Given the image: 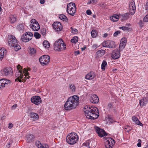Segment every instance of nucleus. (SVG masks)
<instances>
[{
	"label": "nucleus",
	"instance_id": "3",
	"mask_svg": "<svg viewBox=\"0 0 148 148\" xmlns=\"http://www.w3.org/2000/svg\"><path fill=\"white\" fill-rule=\"evenodd\" d=\"M8 41L9 46L14 47L16 51H18L21 49V48L18 43L17 39L14 36L8 35Z\"/></svg>",
	"mask_w": 148,
	"mask_h": 148
},
{
	"label": "nucleus",
	"instance_id": "42",
	"mask_svg": "<svg viewBox=\"0 0 148 148\" xmlns=\"http://www.w3.org/2000/svg\"><path fill=\"white\" fill-rule=\"evenodd\" d=\"M126 45H125V43L122 44L121 43H120L119 45V49L120 50H122L125 47Z\"/></svg>",
	"mask_w": 148,
	"mask_h": 148
},
{
	"label": "nucleus",
	"instance_id": "57",
	"mask_svg": "<svg viewBox=\"0 0 148 148\" xmlns=\"http://www.w3.org/2000/svg\"><path fill=\"white\" fill-rule=\"evenodd\" d=\"M79 51H75L74 52V54L75 56H77L79 54Z\"/></svg>",
	"mask_w": 148,
	"mask_h": 148
},
{
	"label": "nucleus",
	"instance_id": "36",
	"mask_svg": "<svg viewBox=\"0 0 148 148\" xmlns=\"http://www.w3.org/2000/svg\"><path fill=\"white\" fill-rule=\"evenodd\" d=\"M91 33L92 36L93 38H95L96 37L97 34V33L96 32V31L94 30H92Z\"/></svg>",
	"mask_w": 148,
	"mask_h": 148
},
{
	"label": "nucleus",
	"instance_id": "43",
	"mask_svg": "<svg viewBox=\"0 0 148 148\" xmlns=\"http://www.w3.org/2000/svg\"><path fill=\"white\" fill-rule=\"evenodd\" d=\"M122 19L125 20H127L129 17L128 14L126 13L122 16Z\"/></svg>",
	"mask_w": 148,
	"mask_h": 148
},
{
	"label": "nucleus",
	"instance_id": "37",
	"mask_svg": "<svg viewBox=\"0 0 148 148\" xmlns=\"http://www.w3.org/2000/svg\"><path fill=\"white\" fill-rule=\"evenodd\" d=\"M129 12L132 15H133L135 13L136 8H129Z\"/></svg>",
	"mask_w": 148,
	"mask_h": 148
},
{
	"label": "nucleus",
	"instance_id": "4",
	"mask_svg": "<svg viewBox=\"0 0 148 148\" xmlns=\"http://www.w3.org/2000/svg\"><path fill=\"white\" fill-rule=\"evenodd\" d=\"M54 49L57 51H62L65 50L66 46L61 38L56 41L54 44Z\"/></svg>",
	"mask_w": 148,
	"mask_h": 148
},
{
	"label": "nucleus",
	"instance_id": "45",
	"mask_svg": "<svg viewBox=\"0 0 148 148\" xmlns=\"http://www.w3.org/2000/svg\"><path fill=\"white\" fill-rule=\"evenodd\" d=\"M35 144L36 146L38 148H40L42 145L40 143L39 141H36Z\"/></svg>",
	"mask_w": 148,
	"mask_h": 148
},
{
	"label": "nucleus",
	"instance_id": "34",
	"mask_svg": "<svg viewBox=\"0 0 148 148\" xmlns=\"http://www.w3.org/2000/svg\"><path fill=\"white\" fill-rule=\"evenodd\" d=\"M78 40V37L77 36H74L71 40V42L72 43H75L77 42Z\"/></svg>",
	"mask_w": 148,
	"mask_h": 148
},
{
	"label": "nucleus",
	"instance_id": "39",
	"mask_svg": "<svg viewBox=\"0 0 148 148\" xmlns=\"http://www.w3.org/2000/svg\"><path fill=\"white\" fill-rule=\"evenodd\" d=\"M70 89L72 92H75V87L74 84H71L70 86Z\"/></svg>",
	"mask_w": 148,
	"mask_h": 148
},
{
	"label": "nucleus",
	"instance_id": "9",
	"mask_svg": "<svg viewBox=\"0 0 148 148\" xmlns=\"http://www.w3.org/2000/svg\"><path fill=\"white\" fill-rule=\"evenodd\" d=\"M31 101L32 103L37 105H38L41 102L40 97L38 96H33L31 98Z\"/></svg>",
	"mask_w": 148,
	"mask_h": 148
},
{
	"label": "nucleus",
	"instance_id": "54",
	"mask_svg": "<svg viewBox=\"0 0 148 148\" xmlns=\"http://www.w3.org/2000/svg\"><path fill=\"white\" fill-rule=\"evenodd\" d=\"M31 22L32 24H34V23H36L38 22L37 21H36L35 19H32L31 21Z\"/></svg>",
	"mask_w": 148,
	"mask_h": 148
},
{
	"label": "nucleus",
	"instance_id": "38",
	"mask_svg": "<svg viewBox=\"0 0 148 148\" xmlns=\"http://www.w3.org/2000/svg\"><path fill=\"white\" fill-rule=\"evenodd\" d=\"M40 33L43 36L45 35L46 33V29L45 28H42L40 30Z\"/></svg>",
	"mask_w": 148,
	"mask_h": 148
},
{
	"label": "nucleus",
	"instance_id": "25",
	"mask_svg": "<svg viewBox=\"0 0 148 148\" xmlns=\"http://www.w3.org/2000/svg\"><path fill=\"white\" fill-rule=\"evenodd\" d=\"M30 51L29 54L32 56H34L36 55V50L34 48H30Z\"/></svg>",
	"mask_w": 148,
	"mask_h": 148
},
{
	"label": "nucleus",
	"instance_id": "56",
	"mask_svg": "<svg viewBox=\"0 0 148 148\" xmlns=\"http://www.w3.org/2000/svg\"><path fill=\"white\" fill-rule=\"evenodd\" d=\"M17 105L16 104H15L13 105L11 107L12 110H13L16 108L17 107Z\"/></svg>",
	"mask_w": 148,
	"mask_h": 148
},
{
	"label": "nucleus",
	"instance_id": "64",
	"mask_svg": "<svg viewBox=\"0 0 148 148\" xmlns=\"http://www.w3.org/2000/svg\"><path fill=\"white\" fill-rule=\"evenodd\" d=\"M40 3L42 4H43L45 2V0H40Z\"/></svg>",
	"mask_w": 148,
	"mask_h": 148
},
{
	"label": "nucleus",
	"instance_id": "28",
	"mask_svg": "<svg viewBox=\"0 0 148 148\" xmlns=\"http://www.w3.org/2000/svg\"><path fill=\"white\" fill-rule=\"evenodd\" d=\"M9 20L11 23H13L16 22V18L13 15H10L9 17Z\"/></svg>",
	"mask_w": 148,
	"mask_h": 148
},
{
	"label": "nucleus",
	"instance_id": "61",
	"mask_svg": "<svg viewBox=\"0 0 148 148\" xmlns=\"http://www.w3.org/2000/svg\"><path fill=\"white\" fill-rule=\"evenodd\" d=\"M6 83L7 84H6V86H7L8 85V83H10V81L9 80H7L6 79Z\"/></svg>",
	"mask_w": 148,
	"mask_h": 148
},
{
	"label": "nucleus",
	"instance_id": "19",
	"mask_svg": "<svg viewBox=\"0 0 148 148\" xmlns=\"http://www.w3.org/2000/svg\"><path fill=\"white\" fill-rule=\"evenodd\" d=\"M35 137L34 136L31 134H29L27 135L26 138L27 143H30L34 140Z\"/></svg>",
	"mask_w": 148,
	"mask_h": 148
},
{
	"label": "nucleus",
	"instance_id": "58",
	"mask_svg": "<svg viewBox=\"0 0 148 148\" xmlns=\"http://www.w3.org/2000/svg\"><path fill=\"white\" fill-rule=\"evenodd\" d=\"M100 52L101 53V55L104 54L105 52V51L103 50H100Z\"/></svg>",
	"mask_w": 148,
	"mask_h": 148
},
{
	"label": "nucleus",
	"instance_id": "15",
	"mask_svg": "<svg viewBox=\"0 0 148 148\" xmlns=\"http://www.w3.org/2000/svg\"><path fill=\"white\" fill-rule=\"evenodd\" d=\"M30 27L34 31H37L40 28L38 22L34 23V24H30Z\"/></svg>",
	"mask_w": 148,
	"mask_h": 148
},
{
	"label": "nucleus",
	"instance_id": "32",
	"mask_svg": "<svg viewBox=\"0 0 148 148\" xmlns=\"http://www.w3.org/2000/svg\"><path fill=\"white\" fill-rule=\"evenodd\" d=\"M30 69L29 68H28L27 69L26 68H24V70L23 71V73H25V76L27 77L29 75V73L27 72L28 71H30Z\"/></svg>",
	"mask_w": 148,
	"mask_h": 148
},
{
	"label": "nucleus",
	"instance_id": "52",
	"mask_svg": "<svg viewBox=\"0 0 148 148\" xmlns=\"http://www.w3.org/2000/svg\"><path fill=\"white\" fill-rule=\"evenodd\" d=\"M40 148H48V146L46 144L42 145Z\"/></svg>",
	"mask_w": 148,
	"mask_h": 148
},
{
	"label": "nucleus",
	"instance_id": "14",
	"mask_svg": "<svg viewBox=\"0 0 148 148\" xmlns=\"http://www.w3.org/2000/svg\"><path fill=\"white\" fill-rule=\"evenodd\" d=\"M90 101L94 103H97L99 101V99L98 97L95 94H92L91 95Z\"/></svg>",
	"mask_w": 148,
	"mask_h": 148
},
{
	"label": "nucleus",
	"instance_id": "63",
	"mask_svg": "<svg viewBox=\"0 0 148 148\" xmlns=\"http://www.w3.org/2000/svg\"><path fill=\"white\" fill-rule=\"evenodd\" d=\"M92 2L93 3L96 4L97 2V1L96 0H92Z\"/></svg>",
	"mask_w": 148,
	"mask_h": 148
},
{
	"label": "nucleus",
	"instance_id": "11",
	"mask_svg": "<svg viewBox=\"0 0 148 148\" xmlns=\"http://www.w3.org/2000/svg\"><path fill=\"white\" fill-rule=\"evenodd\" d=\"M102 45L103 47L112 48L114 47V42L112 41H106L103 42Z\"/></svg>",
	"mask_w": 148,
	"mask_h": 148
},
{
	"label": "nucleus",
	"instance_id": "31",
	"mask_svg": "<svg viewBox=\"0 0 148 148\" xmlns=\"http://www.w3.org/2000/svg\"><path fill=\"white\" fill-rule=\"evenodd\" d=\"M43 44L44 46L46 48H48L50 47V44L47 40L44 41Z\"/></svg>",
	"mask_w": 148,
	"mask_h": 148
},
{
	"label": "nucleus",
	"instance_id": "24",
	"mask_svg": "<svg viewBox=\"0 0 148 148\" xmlns=\"http://www.w3.org/2000/svg\"><path fill=\"white\" fill-rule=\"evenodd\" d=\"M29 116L31 118L38 119L39 118V116L38 114L35 113L31 112L29 114Z\"/></svg>",
	"mask_w": 148,
	"mask_h": 148
},
{
	"label": "nucleus",
	"instance_id": "51",
	"mask_svg": "<svg viewBox=\"0 0 148 148\" xmlns=\"http://www.w3.org/2000/svg\"><path fill=\"white\" fill-rule=\"evenodd\" d=\"M144 21L145 22H148V14L146 15L144 18Z\"/></svg>",
	"mask_w": 148,
	"mask_h": 148
},
{
	"label": "nucleus",
	"instance_id": "7",
	"mask_svg": "<svg viewBox=\"0 0 148 148\" xmlns=\"http://www.w3.org/2000/svg\"><path fill=\"white\" fill-rule=\"evenodd\" d=\"M50 58L48 55H45L40 57L39 58V62L42 65H47L50 61Z\"/></svg>",
	"mask_w": 148,
	"mask_h": 148
},
{
	"label": "nucleus",
	"instance_id": "49",
	"mask_svg": "<svg viewBox=\"0 0 148 148\" xmlns=\"http://www.w3.org/2000/svg\"><path fill=\"white\" fill-rule=\"evenodd\" d=\"M121 32L120 31H117L115 32L114 34V37L117 36L118 35L121 33Z\"/></svg>",
	"mask_w": 148,
	"mask_h": 148
},
{
	"label": "nucleus",
	"instance_id": "44",
	"mask_svg": "<svg viewBox=\"0 0 148 148\" xmlns=\"http://www.w3.org/2000/svg\"><path fill=\"white\" fill-rule=\"evenodd\" d=\"M119 28L121 29H122L123 30H129V29H130V28H128L127 27H126L125 26H123V27H119Z\"/></svg>",
	"mask_w": 148,
	"mask_h": 148
},
{
	"label": "nucleus",
	"instance_id": "2",
	"mask_svg": "<svg viewBox=\"0 0 148 148\" xmlns=\"http://www.w3.org/2000/svg\"><path fill=\"white\" fill-rule=\"evenodd\" d=\"M85 115L87 119H95L99 116V111L96 107L85 106L84 108Z\"/></svg>",
	"mask_w": 148,
	"mask_h": 148
},
{
	"label": "nucleus",
	"instance_id": "29",
	"mask_svg": "<svg viewBox=\"0 0 148 148\" xmlns=\"http://www.w3.org/2000/svg\"><path fill=\"white\" fill-rule=\"evenodd\" d=\"M59 18L63 21H67L68 20V18L66 16L63 14L60 15L59 16Z\"/></svg>",
	"mask_w": 148,
	"mask_h": 148
},
{
	"label": "nucleus",
	"instance_id": "20",
	"mask_svg": "<svg viewBox=\"0 0 148 148\" xmlns=\"http://www.w3.org/2000/svg\"><path fill=\"white\" fill-rule=\"evenodd\" d=\"M147 103V99L144 98L140 100L139 103L140 106L143 107Z\"/></svg>",
	"mask_w": 148,
	"mask_h": 148
},
{
	"label": "nucleus",
	"instance_id": "6",
	"mask_svg": "<svg viewBox=\"0 0 148 148\" xmlns=\"http://www.w3.org/2000/svg\"><path fill=\"white\" fill-rule=\"evenodd\" d=\"M67 11L69 14L73 16L76 12V8L75 4L71 2L67 5Z\"/></svg>",
	"mask_w": 148,
	"mask_h": 148
},
{
	"label": "nucleus",
	"instance_id": "47",
	"mask_svg": "<svg viewBox=\"0 0 148 148\" xmlns=\"http://www.w3.org/2000/svg\"><path fill=\"white\" fill-rule=\"evenodd\" d=\"M26 33H27L28 37V38H30L31 40L32 37L33 36V34L32 33L30 32H27Z\"/></svg>",
	"mask_w": 148,
	"mask_h": 148
},
{
	"label": "nucleus",
	"instance_id": "1",
	"mask_svg": "<svg viewBox=\"0 0 148 148\" xmlns=\"http://www.w3.org/2000/svg\"><path fill=\"white\" fill-rule=\"evenodd\" d=\"M79 97L74 95L69 97L64 105L65 110H70L75 109L79 104Z\"/></svg>",
	"mask_w": 148,
	"mask_h": 148
},
{
	"label": "nucleus",
	"instance_id": "41",
	"mask_svg": "<svg viewBox=\"0 0 148 148\" xmlns=\"http://www.w3.org/2000/svg\"><path fill=\"white\" fill-rule=\"evenodd\" d=\"M34 35V37L36 39L39 38L41 37L40 34L38 32H35Z\"/></svg>",
	"mask_w": 148,
	"mask_h": 148
},
{
	"label": "nucleus",
	"instance_id": "48",
	"mask_svg": "<svg viewBox=\"0 0 148 148\" xmlns=\"http://www.w3.org/2000/svg\"><path fill=\"white\" fill-rule=\"evenodd\" d=\"M99 6L102 8H104L106 7V5L104 2L101 3L99 4Z\"/></svg>",
	"mask_w": 148,
	"mask_h": 148
},
{
	"label": "nucleus",
	"instance_id": "30",
	"mask_svg": "<svg viewBox=\"0 0 148 148\" xmlns=\"http://www.w3.org/2000/svg\"><path fill=\"white\" fill-rule=\"evenodd\" d=\"M107 65V64L106 61L103 60L101 65V69L102 70L104 71L105 70V67Z\"/></svg>",
	"mask_w": 148,
	"mask_h": 148
},
{
	"label": "nucleus",
	"instance_id": "18",
	"mask_svg": "<svg viewBox=\"0 0 148 148\" xmlns=\"http://www.w3.org/2000/svg\"><path fill=\"white\" fill-rule=\"evenodd\" d=\"M12 69L9 67L5 68L3 71V73L5 76L9 75L11 73H12Z\"/></svg>",
	"mask_w": 148,
	"mask_h": 148
},
{
	"label": "nucleus",
	"instance_id": "27",
	"mask_svg": "<svg viewBox=\"0 0 148 148\" xmlns=\"http://www.w3.org/2000/svg\"><path fill=\"white\" fill-rule=\"evenodd\" d=\"M119 16L116 15H114L113 16L110 17V19L113 22L117 21L119 19Z\"/></svg>",
	"mask_w": 148,
	"mask_h": 148
},
{
	"label": "nucleus",
	"instance_id": "62",
	"mask_svg": "<svg viewBox=\"0 0 148 148\" xmlns=\"http://www.w3.org/2000/svg\"><path fill=\"white\" fill-rule=\"evenodd\" d=\"M105 146L106 148H111V147L109 145L105 143Z\"/></svg>",
	"mask_w": 148,
	"mask_h": 148
},
{
	"label": "nucleus",
	"instance_id": "60",
	"mask_svg": "<svg viewBox=\"0 0 148 148\" xmlns=\"http://www.w3.org/2000/svg\"><path fill=\"white\" fill-rule=\"evenodd\" d=\"M108 106L110 108H112V104L111 103H109L108 104Z\"/></svg>",
	"mask_w": 148,
	"mask_h": 148
},
{
	"label": "nucleus",
	"instance_id": "46",
	"mask_svg": "<svg viewBox=\"0 0 148 148\" xmlns=\"http://www.w3.org/2000/svg\"><path fill=\"white\" fill-rule=\"evenodd\" d=\"M127 39L125 38H123L121 39V43L124 44L125 43V45H126V44Z\"/></svg>",
	"mask_w": 148,
	"mask_h": 148
},
{
	"label": "nucleus",
	"instance_id": "16",
	"mask_svg": "<svg viewBox=\"0 0 148 148\" xmlns=\"http://www.w3.org/2000/svg\"><path fill=\"white\" fill-rule=\"evenodd\" d=\"M28 37V36L27 33L26 32L24 35L22 36L21 40L24 42H27L31 40L30 38Z\"/></svg>",
	"mask_w": 148,
	"mask_h": 148
},
{
	"label": "nucleus",
	"instance_id": "12",
	"mask_svg": "<svg viewBox=\"0 0 148 148\" xmlns=\"http://www.w3.org/2000/svg\"><path fill=\"white\" fill-rule=\"evenodd\" d=\"M17 68L18 70H19V72L21 74L20 76H18L17 78L16 79L15 81H19L20 82H22V80H21V79H22L23 78V75L21 74H22L23 73V71L22 70V69L23 68V67L21 66L20 65L18 64L17 66Z\"/></svg>",
	"mask_w": 148,
	"mask_h": 148
},
{
	"label": "nucleus",
	"instance_id": "35",
	"mask_svg": "<svg viewBox=\"0 0 148 148\" xmlns=\"http://www.w3.org/2000/svg\"><path fill=\"white\" fill-rule=\"evenodd\" d=\"M17 28L20 32H23V25L22 24H20L18 25Z\"/></svg>",
	"mask_w": 148,
	"mask_h": 148
},
{
	"label": "nucleus",
	"instance_id": "59",
	"mask_svg": "<svg viewBox=\"0 0 148 148\" xmlns=\"http://www.w3.org/2000/svg\"><path fill=\"white\" fill-rule=\"evenodd\" d=\"M25 78H24V79H23L22 80V82H25V79L26 78H29V76H27V77H26L25 76Z\"/></svg>",
	"mask_w": 148,
	"mask_h": 148
},
{
	"label": "nucleus",
	"instance_id": "50",
	"mask_svg": "<svg viewBox=\"0 0 148 148\" xmlns=\"http://www.w3.org/2000/svg\"><path fill=\"white\" fill-rule=\"evenodd\" d=\"M72 33L73 34H77L78 33V31L76 29H73L72 30Z\"/></svg>",
	"mask_w": 148,
	"mask_h": 148
},
{
	"label": "nucleus",
	"instance_id": "17",
	"mask_svg": "<svg viewBox=\"0 0 148 148\" xmlns=\"http://www.w3.org/2000/svg\"><path fill=\"white\" fill-rule=\"evenodd\" d=\"M95 76V73L93 72H91L89 73L85 76V78L87 79H92Z\"/></svg>",
	"mask_w": 148,
	"mask_h": 148
},
{
	"label": "nucleus",
	"instance_id": "33",
	"mask_svg": "<svg viewBox=\"0 0 148 148\" xmlns=\"http://www.w3.org/2000/svg\"><path fill=\"white\" fill-rule=\"evenodd\" d=\"M129 8H136L135 2L134 1L131 2L129 4Z\"/></svg>",
	"mask_w": 148,
	"mask_h": 148
},
{
	"label": "nucleus",
	"instance_id": "40",
	"mask_svg": "<svg viewBox=\"0 0 148 148\" xmlns=\"http://www.w3.org/2000/svg\"><path fill=\"white\" fill-rule=\"evenodd\" d=\"M125 129L126 130H125V131L128 133L132 130L131 127L129 125L125 126Z\"/></svg>",
	"mask_w": 148,
	"mask_h": 148
},
{
	"label": "nucleus",
	"instance_id": "5",
	"mask_svg": "<svg viewBox=\"0 0 148 148\" xmlns=\"http://www.w3.org/2000/svg\"><path fill=\"white\" fill-rule=\"evenodd\" d=\"M78 137L76 134L71 133L67 135L66 141L69 144L73 145L76 143L78 140Z\"/></svg>",
	"mask_w": 148,
	"mask_h": 148
},
{
	"label": "nucleus",
	"instance_id": "13",
	"mask_svg": "<svg viewBox=\"0 0 148 148\" xmlns=\"http://www.w3.org/2000/svg\"><path fill=\"white\" fill-rule=\"evenodd\" d=\"M120 56V53L118 49H115L113 51L112 53V57L114 59L119 58Z\"/></svg>",
	"mask_w": 148,
	"mask_h": 148
},
{
	"label": "nucleus",
	"instance_id": "22",
	"mask_svg": "<svg viewBox=\"0 0 148 148\" xmlns=\"http://www.w3.org/2000/svg\"><path fill=\"white\" fill-rule=\"evenodd\" d=\"M6 53V50L3 49H0V60H1L3 58L4 55H5Z\"/></svg>",
	"mask_w": 148,
	"mask_h": 148
},
{
	"label": "nucleus",
	"instance_id": "55",
	"mask_svg": "<svg viewBox=\"0 0 148 148\" xmlns=\"http://www.w3.org/2000/svg\"><path fill=\"white\" fill-rule=\"evenodd\" d=\"M13 124L12 123H9V126H8V128L9 129H11L13 127Z\"/></svg>",
	"mask_w": 148,
	"mask_h": 148
},
{
	"label": "nucleus",
	"instance_id": "53",
	"mask_svg": "<svg viewBox=\"0 0 148 148\" xmlns=\"http://www.w3.org/2000/svg\"><path fill=\"white\" fill-rule=\"evenodd\" d=\"M86 14L88 15H90L92 14V12L90 10H88L86 11Z\"/></svg>",
	"mask_w": 148,
	"mask_h": 148
},
{
	"label": "nucleus",
	"instance_id": "10",
	"mask_svg": "<svg viewBox=\"0 0 148 148\" xmlns=\"http://www.w3.org/2000/svg\"><path fill=\"white\" fill-rule=\"evenodd\" d=\"M95 130L99 136L102 137L107 136V134L104 130L97 127H95Z\"/></svg>",
	"mask_w": 148,
	"mask_h": 148
},
{
	"label": "nucleus",
	"instance_id": "8",
	"mask_svg": "<svg viewBox=\"0 0 148 148\" xmlns=\"http://www.w3.org/2000/svg\"><path fill=\"white\" fill-rule=\"evenodd\" d=\"M52 26L53 29L57 32L60 31L62 29V25L61 23L59 22H54L52 25Z\"/></svg>",
	"mask_w": 148,
	"mask_h": 148
},
{
	"label": "nucleus",
	"instance_id": "26",
	"mask_svg": "<svg viewBox=\"0 0 148 148\" xmlns=\"http://www.w3.org/2000/svg\"><path fill=\"white\" fill-rule=\"evenodd\" d=\"M111 140H112V141L110 142L109 140H108L105 143L109 145L111 147V148H112V147L113 146L115 143V141L113 139L111 138Z\"/></svg>",
	"mask_w": 148,
	"mask_h": 148
},
{
	"label": "nucleus",
	"instance_id": "21",
	"mask_svg": "<svg viewBox=\"0 0 148 148\" xmlns=\"http://www.w3.org/2000/svg\"><path fill=\"white\" fill-rule=\"evenodd\" d=\"M132 120L135 123L140 126H143V124L142 123L138 120V119L135 116H134L132 118Z\"/></svg>",
	"mask_w": 148,
	"mask_h": 148
},
{
	"label": "nucleus",
	"instance_id": "23",
	"mask_svg": "<svg viewBox=\"0 0 148 148\" xmlns=\"http://www.w3.org/2000/svg\"><path fill=\"white\" fill-rule=\"evenodd\" d=\"M6 79H0V88H3L6 86L7 84L6 83Z\"/></svg>",
	"mask_w": 148,
	"mask_h": 148
}]
</instances>
